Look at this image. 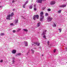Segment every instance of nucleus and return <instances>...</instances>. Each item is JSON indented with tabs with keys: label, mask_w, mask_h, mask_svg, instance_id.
<instances>
[{
	"label": "nucleus",
	"mask_w": 67,
	"mask_h": 67,
	"mask_svg": "<svg viewBox=\"0 0 67 67\" xmlns=\"http://www.w3.org/2000/svg\"><path fill=\"white\" fill-rule=\"evenodd\" d=\"M43 14H44L43 13V12H41L40 13V15L41 17L40 20L41 21H42V20H43V18H44V16H43Z\"/></svg>",
	"instance_id": "1"
},
{
	"label": "nucleus",
	"mask_w": 67,
	"mask_h": 67,
	"mask_svg": "<svg viewBox=\"0 0 67 67\" xmlns=\"http://www.w3.org/2000/svg\"><path fill=\"white\" fill-rule=\"evenodd\" d=\"M46 31H47V30H44L43 31V32L42 34V35H44V36H43V38H46V36H45V34H46Z\"/></svg>",
	"instance_id": "2"
},
{
	"label": "nucleus",
	"mask_w": 67,
	"mask_h": 67,
	"mask_svg": "<svg viewBox=\"0 0 67 67\" xmlns=\"http://www.w3.org/2000/svg\"><path fill=\"white\" fill-rule=\"evenodd\" d=\"M39 18V16H38V15H35L33 17V19L34 20H36V19H38Z\"/></svg>",
	"instance_id": "3"
},
{
	"label": "nucleus",
	"mask_w": 67,
	"mask_h": 67,
	"mask_svg": "<svg viewBox=\"0 0 67 67\" xmlns=\"http://www.w3.org/2000/svg\"><path fill=\"white\" fill-rule=\"evenodd\" d=\"M52 19L53 18H52L50 17H48L47 18V20L48 21V22H50V21H51Z\"/></svg>",
	"instance_id": "4"
},
{
	"label": "nucleus",
	"mask_w": 67,
	"mask_h": 67,
	"mask_svg": "<svg viewBox=\"0 0 67 67\" xmlns=\"http://www.w3.org/2000/svg\"><path fill=\"white\" fill-rule=\"evenodd\" d=\"M11 16V15L9 14L7 15V16L6 17V19L7 20H10V17Z\"/></svg>",
	"instance_id": "5"
},
{
	"label": "nucleus",
	"mask_w": 67,
	"mask_h": 67,
	"mask_svg": "<svg viewBox=\"0 0 67 67\" xmlns=\"http://www.w3.org/2000/svg\"><path fill=\"white\" fill-rule=\"evenodd\" d=\"M40 43H39L34 42L33 43L32 45L35 46L36 45H37V46H39L40 45Z\"/></svg>",
	"instance_id": "6"
},
{
	"label": "nucleus",
	"mask_w": 67,
	"mask_h": 67,
	"mask_svg": "<svg viewBox=\"0 0 67 67\" xmlns=\"http://www.w3.org/2000/svg\"><path fill=\"white\" fill-rule=\"evenodd\" d=\"M46 0H38L37 1V3H42V1H45Z\"/></svg>",
	"instance_id": "7"
},
{
	"label": "nucleus",
	"mask_w": 67,
	"mask_h": 67,
	"mask_svg": "<svg viewBox=\"0 0 67 67\" xmlns=\"http://www.w3.org/2000/svg\"><path fill=\"white\" fill-rule=\"evenodd\" d=\"M55 1H52L50 2V4L51 5H54L55 4Z\"/></svg>",
	"instance_id": "8"
},
{
	"label": "nucleus",
	"mask_w": 67,
	"mask_h": 67,
	"mask_svg": "<svg viewBox=\"0 0 67 67\" xmlns=\"http://www.w3.org/2000/svg\"><path fill=\"white\" fill-rule=\"evenodd\" d=\"M66 7V4L60 5L59 6V7L60 8H64V7Z\"/></svg>",
	"instance_id": "9"
},
{
	"label": "nucleus",
	"mask_w": 67,
	"mask_h": 67,
	"mask_svg": "<svg viewBox=\"0 0 67 67\" xmlns=\"http://www.w3.org/2000/svg\"><path fill=\"white\" fill-rule=\"evenodd\" d=\"M16 52V51L15 50H13L12 51V54H15Z\"/></svg>",
	"instance_id": "10"
},
{
	"label": "nucleus",
	"mask_w": 67,
	"mask_h": 67,
	"mask_svg": "<svg viewBox=\"0 0 67 67\" xmlns=\"http://www.w3.org/2000/svg\"><path fill=\"white\" fill-rule=\"evenodd\" d=\"M41 25V23L40 22H39L37 23V27H39Z\"/></svg>",
	"instance_id": "11"
},
{
	"label": "nucleus",
	"mask_w": 67,
	"mask_h": 67,
	"mask_svg": "<svg viewBox=\"0 0 67 67\" xmlns=\"http://www.w3.org/2000/svg\"><path fill=\"white\" fill-rule=\"evenodd\" d=\"M24 43H25V46H28V43H27V42L26 41H24Z\"/></svg>",
	"instance_id": "12"
},
{
	"label": "nucleus",
	"mask_w": 67,
	"mask_h": 67,
	"mask_svg": "<svg viewBox=\"0 0 67 67\" xmlns=\"http://www.w3.org/2000/svg\"><path fill=\"white\" fill-rule=\"evenodd\" d=\"M14 22L15 24H16V23H18V20H15Z\"/></svg>",
	"instance_id": "13"
},
{
	"label": "nucleus",
	"mask_w": 67,
	"mask_h": 67,
	"mask_svg": "<svg viewBox=\"0 0 67 67\" xmlns=\"http://www.w3.org/2000/svg\"><path fill=\"white\" fill-rule=\"evenodd\" d=\"M32 5H33V4H31V5H30L29 7V8L30 9H32Z\"/></svg>",
	"instance_id": "14"
},
{
	"label": "nucleus",
	"mask_w": 67,
	"mask_h": 67,
	"mask_svg": "<svg viewBox=\"0 0 67 67\" xmlns=\"http://www.w3.org/2000/svg\"><path fill=\"white\" fill-rule=\"evenodd\" d=\"M14 15V13L13 12H12L11 14V15L10 16H13Z\"/></svg>",
	"instance_id": "15"
},
{
	"label": "nucleus",
	"mask_w": 67,
	"mask_h": 67,
	"mask_svg": "<svg viewBox=\"0 0 67 67\" xmlns=\"http://www.w3.org/2000/svg\"><path fill=\"white\" fill-rule=\"evenodd\" d=\"M15 62V61H14V58H13V60L12 61V63H13V64H14Z\"/></svg>",
	"instance_id": "16"
},
{
	"label": "nucleus",
	"mask_w": 67,
	"mask_h": 67,
	"mask_svg": "<svg viewBox=\"0 0 67 67\" xmlns=\"http://www.w3.org/2000/svg\"><path fill=\"white\" fill-rule=\"evenodd\" d=\"M21 55V53H19L16 54V56H20V55Z\"/></svg>",
	"instance_id": "17"
},
{
	"label": "nucleus",
	"mask_w": 67,
	"mask_h": 67,
	"mask_svg": "<svg viewBox=\"0 0 67 67\" xmlns=\"http://www.w3.org/2000/svg\"><path fill=\"white\" fill-rule=\"evenodd\" d=\"M23 30H24V31L25 32H27V31H28L27 30L25 29H23Z\"/></svg>",
	"instance_id": "18"
},
{
	"label": "nucleus",
	"mask_w": 67,
	"mask_h": 67,
	"mask_svg": "<svg viewBox=\"0 0 67 67\" xmlns=\"http://www.w3.org/2000/svg\"><path fill=\"white\" fill-rule=\"evenodd\" d=\"M31 52H32V54H34V52H35L34 50L32 49L31 50Z\"/></svg>",
	"instance_id": "19"
},
{
	"label": "nucleus",
	"mask_w": 67,
	"mask_h": 67,
	"mask_svg": "<svg viewBox=\"0 0 67 67\" xmlns=\"http://www.w3.org/2000/svg\"><path fill=\"white\" fill-rule=\"evenodd\" d=\"M61 12H62V10H60L58 11V13H61Z\"/></svg>",
	"instance_id": "20"
},
{
	"label": "nucleus",
	"mask_w": 67,
	"mask_h": 67,
	"mask_svg": "<svg viewBox=\"0 0 67 67\" xmlns=\"http://www.w3.org/2000/svg\"><path fill=\"white\" fill-rule=\"evenodd\" d=\"M53 27H56V25L55 24H54L53 25Z\"/></svg>",
	"instance_id": "21"
},
{
	"label": "nucleus",
	"mask_w": 67,
	"mask_h": 67,
	"mask_svg": "<svg viewBox=\"0 0 67 67\" xmlns=\"http://www.w3.org/2000/svg\"><path fill=\"white\" fill-rule=\"evenodd\" d=\"M45 15L46 16H48V14L47 13H46L45 14Z\"/></svg>",
	"instance_id": "22"
},
{
	"label": "nucleus",
	"mask_w": 67,
	"mask_h": 67,
	"mask_svg": "<svg viewBox=\"0 0 67 67\" xmlns=\"http://www.w3.org/2000/svg\"><path fill=\"white\" fill-rule=\"evenodd\" d=\"M4 35V34L3 33H2L1 34V36Z\"/></svg>",
	"instance_id": "23"
},
{
	"label": "nucleus",
	"mask_w": 67,
	"mask_h": 67,
	"mask_svg": "<svg viewBox=\"0 0 67 67\" xmlns=\"http://www.w3.org/2000/svg\"><path fill=\"white\" fill-rule=\"evenodd\" d=\"M25 5H26V4H24L23 6V7L24 8H25Z\"/></svg>",
	"instance_id": "24"
},
{
	"label": "nucleus",
	"mask_w": 67,
	"mask_h": 67,
	"mask_svg": "<svg viewBox=\"0 0 67 67\" xmlns=\"http://www.w3.org/2000/svg\"><path fill=\"white\" fill-rule=\"evenodd\" d=\"M59 30L60 31V32H61L62 31V29H59Z\"/></svg>",
	"instance_id": "25"
},
{
	"label": "nucleus",
	"mask_w": 67,
	"mask_h": 67,
	"mask_svg": "<svg viewBox=\"0 0 67 67\" xmlns=\"http://www.w3.org/2000/svg\"><path fill=\"white\" fill-rule=\"evenodd\" d=\"M28 3V1H27L25 3V4H27V3Z\"/></svg>",
	"instance_id": "26"
},
{
	"label": "nucleus",
	"mask_w": 67,
	"mask_h": 67,
	"mask_svg": "<svg viewBox=\"0 0 67 67\" xmlns=\"http://www.w3.org/2000/svg\"><path fill=\"white\" fill-rule=\"evenodd\" d=\"M34 10H35V11H36V8L35 7H34Z\"/></svg>",
	"instance_id": "27"
},
{
	"label": "nucleus",
	"mask_w": 67,
	"mask_h": 67,
	"mask_svg": "<svg viewBox=\"0 0 67 67\" xmlns=\"http://www.w3.org/2000/svg\"><path fill=\"white\" fill-rule=\"evenodd\" d=\"M47 10L48 11H51V9H48Z\"/></svg>",
	"instance_id": "28"
},
{
	"label": "nucleus",
	"mask_w": 67,
	"mask_h": 67,
	"mask_svg": "<svg viewBox=\"0 0 67 67\" xmlns=\"http://www.w3.org/2000/svg\"><path fill=\"white\" fill-rule=\"evenodd\" d=\"M13 33H15V30H13Z\"/></svg>",
	"instance_id": "29"
},
{
	"label": "nucleus",
	"mask_w": 67,
	"mask_h": 67,
	"mask_svg": "<svg viewBox=\"0 0 67 67\" xmlns=\"http://www.w3.org/2000/svg\"><path fill=\"white\" fill-rule=\"evenodd\" d=\"M10 25L12 26V25H13V23H11L10 24Z\"/></svg>",
	"instance_id": "30"
},
{
	"label": "nucleus",
	"mask_w": 67,
	"mask_h": 67,
	"mask_svg": "<svg viewBox=\"0 0 67 67\" xmlns=\"http://www.w3.org/2000/svg\"><path fill=\"white\" fill-rule=\"evenodd\" d=\"M21 30V29H19L18 30V31H20V30Z\"/></svg>",
	"instance_id": "31"
},
{
	"label": "nucleus",
	"mask_w": 67,
	"mask_h": 67,
	"mask_svg": "<svg viewBox=\"0 0 67 67\" xmlns=\"http://www.w3.org/2000/svg\"><path fill=\"white\" fill-rule=\"evenodd\" d=\"M56 49H55L54 50V51H53V52H54V53H55V52H56Z\"/></svg>",
	"instance_id": "32"
},
{
	"label": "nucleus",
	"mask_w": 67,
	"mask_h": 67,
	"mask_svg": "<svg viewBox=\"0 0 67 67\" xmlns=\"http://www.w3.org/2000/svg\"><path fill=\"white\" fill-rule=\"evenodd\" d=\"M0 62L1 63H2V62H3V60H1L0 61Z\"/></svg>",
	"instance_id": "33"
},
{
	"label": "nucleus",
	"mask_w": 67,
	"mask_h": 67,
	"mask_svg": "<svg viewBox=\"0 0 67 67\" xmlns=\"http://www.w3.org/2000/svg\"><path fill=\"white\" fill-rule=\"evenodd\" d=\"M14 2H15V1H14L13 0L12 1V3H14Z\"/></svg>",
	"instance_id": "34"
},
{
	"label": "nucleus",
	"mask_w": 67,
	"mask_h": 67,
	"mask_svg": "<svg viewBox=\"0 0 67 67\" xmlns=\"http://www.w3.org/2000/svg\"><path fill=\"white\" fill-rule=\"evenodd\" d=\"M49 41H48V42H47L48 44H49Z\"/></svg>",
	"instance_id": "35"
},
{
	"label": "nucleus",
	"mask_w": 67,
	"mask_h": 67,
	"mask_svg": "<svg viewBox=\"0 0 67 67\" xmlns=\"http://www.w3.org/2000/svg\"><path fill=\"white\" fill-rule=\"evenodd\" d=\"M2 8V6H0V8Z\"/></svg>",
	"instance_id": "36"
},
{
	"label": "nucleus",
	"mask_w": 67,
	"mask_h": 67,
	"mask_svg": "<svg viewBox=\"0 0 67 67\" xmlns=\"http://www.w3.org/2000/svg\"><path fill=\"white\" fill-rule=\"evenodd\" d=\"M15 10V9H13V11H14Z\"/></svg>",
	"instance_id": "37"
},
{
	"label": "nucleus",
	"mask_w": 67,
	"mask_h": 67,
	"mask_svg": "<svg viewBox=\"0 0 67 67\" xmlns=\"http://www.w3.org/2000/svg\"><path fill=\"white\" fill-rule=\"evenodd\" d=\"M34 7H36V5H35L34 6Z\"/></svg>",
	"instance_id": "38"
},
{
	"label": "nucleus",
	"mask_w": 67,
	"mask_h": 67,
	"mask_svg": "<svg viewBox=\"0 0 67 67\" xmlns=\"http://www.w3.org/2000/svg\"><path fill=\"white\" fill-rule=\"evenodd\" d=\"M65 49L66 50V51H67V48H65Z\"/></svg>",
	"instance_id": "39"
},
{
	"label": "nucleus",
	"mask_w": 67,
	"mask_h": 67,
	"mask_svg": "<svg viewBox=\"0 0 67 67\" xmlns=\"http://www.w3.org/2000/svg\"><path fill=\"white\" fill-rule=\"evenodd\" d=\"M34 49H36V48H35Z\"/></svg>",
	"instance_id": "40"
},
{
	"label": "nucleus",
	"mask_w": 67,
	"mask_h": 67,
	"mask_svg": "<svg viewBox=\"0 0 67 67\" xmlns=\"http://www.w3.org/2000/svg\"><path fill=\"white\" fill-rule=\"evenodd\" d=\"M42 56H43V55H42Z\"/></svg>",
	"instance_id": "41"
}]
</instances>
